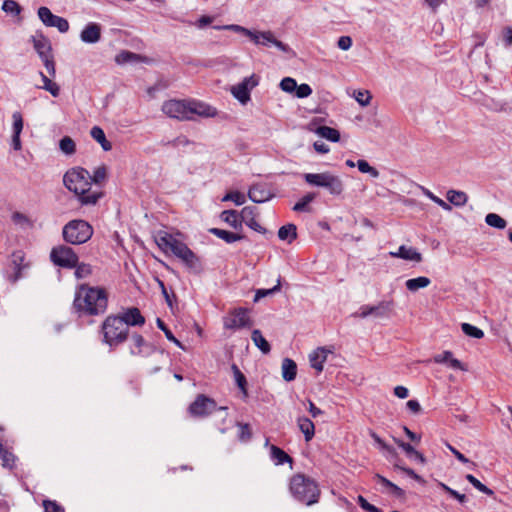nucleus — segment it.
<instances>
[{
    "instance_id": "f257e3e1",
    "label": "nucleus",
    "mask_w": 512,
    "mask_h": 512,
    "mask_svg": "<svg viewBox=\"0 0 512 512\" xmlns=\"http://www.w3.org/2000/svg\"><path fill=\"white\" fill-rule=\"evenodd\" d=\"M107 305L108 294L105 288L88 284L78 286L73 301V307L78 313L91 316L103 314Z\"/></svg>"
},
{
    "instance_id": "f03ea898",
    "label": "nucleus",
    "mask_w": 512,
    "mask_h": 512,
    "mask_svg": "<svg viewBox=\"0 0 512 512\" xmlns=\"http://www.w3.org/2000/svg\"><path fill=\"white\" fill-rule=\"evenodd\" d=\"M161 109L168 117L180 121L194 120V115L205 118L217 115L214 107L197 100L170 99L163 103Z\"/></svg>"
},
{
    "instance_id": "7ed1b4c3",
    "label": "nucleus",
    "mask_w": 512,
    "mask_h": 512,
    "mask_svg": "<svg viewBox=\"0 0 512 512\" xmlns=\"http://www.w3.org/2000/svg\"><path fill=\"white\" fill-rule=\"evenodd\" d=\"M65 187L78 196L82 205H95L102 193L91 191L90 173L84 168H73L63 177Z\"/></svg>"
},
{
    "instance_id": "20e7f679",
    "label": "nucleus",
    "mask_w": 512,
    "mask_h": 512,
    "mask_svg": "<svg viewBox=\"0 0 512 512\" xmlns=\"http://www.w3.org/2000/svg\"><path fill=\"white\" fill-rule=\"evenodd\" d=\"M290 491L298 501L310 506L318 502L320 490L316 482L302 474L290 480Z\"/></svg>"
},
{
    "instance_id": "39448f33",
    "label": "nucleus",
    "mask_w": 512,
    "mask_h": 512,
    "mask_svg": "<svg viewBox=\"0 0 512 512\" xmlns=\"http://www.w3.org/2000/svg\"><path fill=\"white\" fill-rule=\"evenodd\" d=\"M303 177L307 184L325 188L333 196H339L344 191V182L341 177L329 171L322 173H305Z\"/></svg>"
},
{
    "instance_id": "423d86ee",
    "label": "nucleus",
    "mask_w": 512,
    "mask_h": 512,
    "mask_svg": "<svg viewBox=\"0 0 512 512\" xmlns=\"http://www.w3.org/2000/svg\"><path fill=\"white\" fill-rule=\"evenodd\" d=\"M102 332L106 344L117 346L127 339L129 328L126 327L120 316L110 315L102 324Z\"/></svg>"
},
{
    "instance_id": "0eeeda50",
    "label": "nucleus",
    "mask_w": 512,
    "mask_h": 512,
    "mask_svg": "<svg viewBox=\"0 0 512 512\" xmlns=\"http://www.w3.org/2000/svg\"><path fill=\"white\" fill-rule=\"evenodd\" d=\"M62 234L67 243L79 245L91 239L93 228L87 221L76 219L69 221L63 227Z\"/></svg>"
},
{
    "instance_id": "6e6552de",
    "label": "nucleus",
    "mask_w": 512,
    "mask_h": 512,
    "mask_svg": "<svg viewBox=\"0 0 512 512\" xmlns=\"http://www.w3.org/2000/svg\"><path fill=\"white\" fill-rule=\"evenodd\" d=\"M156 243L162 251L166 253L170 251L179 259L189 250L185 243L166 232L158 234Z\"/></svg>"
},
{
    "instance_id": "1a4fd4ad",
    "label": "nucleus",
    "mask_w": 512,
    "mask_h": 512,
    "mask_svg": "<svg viewBox=\"0 0 512 512\" xmlns=\"http://www.w3.org/2000/svg\"><path fill=\"white\" fill-rule=\"evenodd\" d=\"M51 261L63 268H74L78 263V256L72 248L60 245L54 247L50 253Z\"/></svg>"
},
{
    "instance_id": "9d476101",
    "label": "nucleus",
    "mask_w": 512,
    "mask_h": 512,
    "mask_svg": "<svg viewBox=\"0 0 512 512\" xmlns=\"http://www.w3.org/2000/svg\"><path fill=\"white\" fill-rule=\"evenodd\" d=\"M259 83V77L252 74L245 77L240 83L231 87L232 95L241 103L246 104L250 100V93Z\"/></svg>"
},
{
    "instance_id": "9b49d317",
    "label": "nucleus",
    "mask_w": 512,
    "mask_h": 512,
    "mask_svg": "<svg viewBox=\"0 0 512 512\" xmlns=\"http://www.w3.org/2000/svg\"><path fill=\"white\" fill-rule=\"evenodd\" d=\"M224 328L226 329H241L251 327L253 322L248 315V310L245 308H236L224 318Z\"/></svg>"
},
{
    "instance_id": "f8f14e48",
    "label": "nucleus",
    "mask_w": 512,
    "mask_h": 512,
    "mask_svg": "<svg viewBox=\"0 0 512 512\" xmlns=\"http://www.w3.org/2000/svg\"><path fill=\"white\" fill-rule=\"evenodd\" d=\"M38 17L47 27H55L60 33H66L69 30L68 21L60 16L54 15L51 10L45 6L38 9Z\"/></svg>"
},
{
    "instance_id": "ddd939ff",
    "label": "nucleus",
    "mask_w": 512,
    "mask_h": 512,
    "mask_svg": "<svg viewBox=\"0 0 512 512\" xmlns=\"http://www.w3.org/2000/svg\"><path fill=\"white\" fill-rule=\"evenodd\" d=\"M252 42L255 45H261L264 47L275 46L284 53L291 51L290 47L282 41L276 39L273 32L271 31H255Z\"/></svg>"
},
{
    "instance_id": "4468645a",
    "label": "nucleus",
    "mask_w": 512,
    "mask_h": 512,
    "mask_svg": "<svg viewBox=\"0 0 512 512\" xmlns=\"http://www.w3.org/2000/svg\"><path fill=\"white\" fill-rule=\"evenodd\" d=\"M215 407L216 403L214 400L206 397L205 395H199L189 406V411L194 416H206L210 414Z\"/></svg>"
},
{
    "instance_id": "2eb2a0df",
    "label": "nucleus",
    "mask_w": 512,
    "mask_h": 512,
    "mask_svg": "<svg viewBox=\"0 0 512 512\" xmlns=\"http://www.w3.org/2000/svg\"><path fill=\"white\" fill-rule=\"evenodd\" d=\"M248 197L255 203H264L273 197L266 184H254L248 191Z\"/></svg>"
},
{
    "instance_id": "dca6fc26",
    "label": "nucleus",
    "mask_w": 512,
    "mask_h": 512,
    "mask_svg": "<svg viewBox=\"0 0 512 512\" xmlns=\"http://www.w3.org/2000/svg\"><path fill=\"white\" fill-rule=\"evenodd\" d=\"M256 208L253 206H246L240 212V217L245 224L259 233H265L266 229L263 228L255 219Z\"/></svg>"
},
{
    "instance_id": "f3484780",
    "label": "nucleus",
    "mask_w": 512,
    "mask_h": 512,
    "mask_svg": "<svg viewBox=\"0 0 512 512\" xmlns=\"http://www.w3.org/2000/svg\"><path fill=\"white\" fill-rule=\"evenodd\" d=\"M101 38V26L97 23H88L81 31L80 39L84 43L94 44Z\"/></svg>"
},
{
    "instance_id": "a211bd4d",
    "label": "nucleus",
    "mask_w": 512,
    "mask_h": 512,
    "mask_svg": "<svg viewBox=\"0 0 512 512\" xmlns=\"http://www.w3.org/2000/svg\"><path fill=\"white\" fill-rule=\"evenodd\" d=\"M13 125H12V147L14 150L19 151L22 148L20 135L23 130V118L20 112L16 111L12 114Z\"/></svg>"
},
{
    "instance_id": "6ab92c4d",
    "label": "nucleus",
    "mask_w": 512,
    "mask_h": 512,
    "mask_svg": "<svg viewBox=\"0 0 512 512\" xmlns=\"http://www.w3.org/2000/svg\"><path fill=\"white\" fill-rule=\"evenodd\" d=\"M32 42L34 49L36 50L40 59L52 55L51 43L49 39L42 33H38L35 36H32Z\"/></svg>"
},
{
    "instance_id": "aec40b11",
    "label": "nucleus",
    "mask_w": 512,
    "mask_h": 512,
    "mask_svg": "<svg viewBox=\"0 0 512 512\" xmlns=\"http://www.w3.org/2000/svg\"><path fill=\"white\" fill-rule=\"evenodd\" d=\"M120 317L128 328L129 326H142L145 323V318L136 307L128 308Z\"/></svg>"
},
{
    "instance_id": "412c9836",
    "label": "nucleus",
    "mask_w": 512,
    "mask_h": 512,
    "mask_svg": "<svg viewBox=\"0 0 512 512\" xmlns=\"http://www.w3.org/2000/svg\"><path fill=\"white\" fill-rule=\"evenodd\" d=\"M391 257L401 258L408 261L421 262L422 255L413 247L401 245L396 252L389 253Z\"/></svg>"
},
{
    "instance_id": "4be33fe9",
    "label": "nucleus",
    "mask_w": 512,
    "mask_h": 512,
    "mask_svg": "<svg viewBox=\"0 0 512 512\" xmlns=\"http://www.w3.org/2000/svg\"><path fill=\"white\" fill-rule=\"evenodd\" d=\"M133 347H131L132 355H148L151 353V346L145 341L142 335L134 333L131 336Z\"/></svg>"
},
{
    "instance_id": "5701e85b",
    "label": "nucleus",
    "mask_w": 512,
    "mask_h": 512,
    "mask_svg": "<svg viewBox=\"0 0 512 512\" xmlns=\"http://www.w3.org/2000/svg\"><path fill=\"white\" fill-rule=\"evenodd\" d=\"M328 353V350H326L323 347H320L309 355V361L311 366L318 372H321L323 370V363L325 362Z\"/></svg>"
},
{
    "instance_id": "b1692460",
    "label": "nucleus",
    "mask_w": 512,
    "mask_h": 512,
    "mask_svg": "<svg viewBox=\"0 0 512 512\" xmlns=\"http://www.w3.org/2000/svg\"><path fill=\"white\" fill-rule=\"evenodd\" d=\"M297 425L299 430L304 434L305 441H311L315 435L314 423L309 418L302 416L297 419Z\"/></svg>"
},
{
    "instance_id": "393cba45",
    "label": "nucleus",
    "mask_w": 512,
    "mask_h": 512,
    "mask_svg": "<svg viewBox=\"0 0 512 512\" xmlns=\"http://www.w3.org/2000/svg\"><path fill=\"white\" fill-rule=\"evenodd\" d=\"M392 301H381L377 305H371V316L375 318H387L389 317L393 309Z\"/></svg>"
},
{
    "instance_id": "a878e982",
    "label": "nucleus",
    "mask_w": 512,
    "mask_h": 512,
    "mask_svg": "<svg viewBox=\"0 0 512 512\" xmlns=\"http://www.w3.org/2000/svg\"><path fill=\"white\" fill-rule=\"evenodd\" d=\"M221 219L235 230H241L243 221L236 210H225L221 213Z\"/></svg>"
},
{
    "instance_id": "bb28decb",
    "label": "nucleus",
    "mask_w": 512,
    "mask_h": 512,
    "mask_svg": "<svg viewBox=\"0 0 512 512\" xmlns=\"http://www.w3.org/2000/svg\"><path fill=\"white\" fill-rule=\"evenodd\" d=\"M281 369H282V377L285 381L290 382L296 378L297 365L292 359H290V358L283 359Z\"/></svg>"
},
{
    "instance_id": "cd10ccee",
    "label": "nucleus",
    "mask_w": 512,
    "mask_h": 512,
    "mask_svg": "<svg viewBox=\"0 0 512 512\" xmlns=\"http://www.w3.org/2000/svg\"><path fill=\"white\" fill-rule=\"evenodd\" d=\"M209 232L216 237L224 240L226 243H233L244 238V235L233 233L227 230L219 229V228H211Z\"/></svg>"
},
{
    "instance_id": "c85d7f7f",
    "label": "nucleus",
    "mask_w": 512,
    "mask_h": 512,
    "mask_svg": "<svg viewBox=\"0 0 512 512\" xmlns=\"http://www.w3.org/2000/svg\"><path fill=\"white\" fill-rule=\"evenodd\" d=\"M180 260L192 271L198 273L201 271L199 257L189 248V250L180 258Z\"/></svg>"
},
{
    "instance_id": "c756f323",
    "label": "nucleus",
    "mask_w": 512,
    "mask_h": 512,
    "mask_svg": "<svg viewBox=\"0 0 512 512\" xmlns=\"http://www.w3.org/2000/svg\"><path fill=\"white\" fill-rule=\"evenodd\" d=\"M270 456L276 465L292 464L293 462V459L284 450L275 445L270 446Z\"/></svg>"
},
{
    "instance_id": "7c9ffc66",
    "label": "nucleus",
    "mask_w": 512,
    "mask_h": 512,
    "mask_svg": "<svg viewBox=\"0 0 512 512\" xmlns=\"http://www.w3.org/2000/svg\"><path fill=\"white\" fill-rule=\"evenodd\" d=\"M90 135L96 142L101 145L104 151H110L112 149V144L106 139L105 133L101 127H92Z\"/></svg>"
},
{
    "instance_id": "2f4dec72",
    "label": "nucleus",
    "mask_w": 512,
    "mask_h": 512,
    "mask_svg": "<svg viewBox=\"0 0 512 512\" xmlns=\"http://www.w3.org/2000/svg\"><path fill=\"white\" fill-rule=\"evenodd\" d=\"M446 198L451 204L457 207L464 206L468 200V196L465 192L457 190L447 191Z\"/></svg>"
},
{
    "instance_id": "473e14b6",
    "label": "nucleus",
    "mask_w": 512,
    "mask_h": 512,
    "mask_svg": "<svg viewBox=\"0 0 512 512\" xmlns=\"http://www.w3.org/2000/svg\"><path fill=\"white\" fill-rule=\"evenodd\" d=\"M251 339L255 346L261 350L262 353L268 354L271 350L270 344L268 341L263 337L260 330L255 329L252 331Z\"/></svg>"
},
{
    "instance_id": "72a5a7b5",
    "label": "nucleus",
    "mask_w": 512,
    "mask_h": 512,
    "mask_svg": "<svg viewBox=\"0 0 512 512\" xmlns=\"http://www.w3.org/2000/svg\"><path fill=\"white\" fill-rule=\"evenodd\" d=\"M297 228L294 224H287L279 228L278 237L280 240L291 243L297 237Z\"/></svg>"
},
{
    "instance_id": "f704fd0d",
    "label": "nucleus",
    "mask_w": 512,
    "mask_h": 512,
    "mask_svg": "<svg viewBox=\"0 0 512 512\" xmlns=\"http://www.w3.org/2000/svg\"><path fill=\"white\" fill-rule=\"evenodd\" d=\"M316 134L331 142H338L340 140V133L337 129L328 126H319L315 130Z\"/></svg>"
},
{
    "instance_id": "c9c22d12",
    "label": "nucleus",
    "mask_w": 512,
    "mask_h": 512,
    "mask_svg": "<svg viewBox=\"0 0 512 512\" xmlns=\"http://www.w3.org/2000/svg\"><path fill=\"white\" fill-rule=\"evenodd\" d=\"M431 283L428 277L420 276L417 278L408 279L405 283L406 288L411 292H416L421 288H426Z\"/></svg>"
},
{
    "instance_id": "e433bc0d",
    "label": "nucleus",
    "mask_w": 512,
    "mask_h": 512,
    "mask_svg": "<svg viewBox=\"0 0 512 512\" xmlns=\"http://www.w3.org/2000/svg\"><path fill=\"white\" fill-rule=\"evenodd\" d=\"M24 254L22 251H16L12 254V264L15 268V274L13 276L12 281L16 282L21 277V270L25 267L23 266Z\"/></svg>"
},
{
    "instance_id": "4c0bfd02",
    "label": "nucleus",
    "mask_w": 512,
    "mask_h": 512,
    "mask_svg": "<svg viewBox=\"0 0 512 512\" xmlns=\"http://www.w3.org/2000/svg\"><path fill=\"white\" fill-rule=\"evenodd\" d=\"M213 28L216 29V30H229V31H233V32H236V33H241L244 36L249 37L251 41H252V38H253V36L255 34V31L249 30V29H247V28H245L243 26L237 25V24H228V25H223V26H214Z\"/></svg>"
},
{
    "instance_id": "58836bf2",
    "label": "nucleus",
    "mask_w": 512,
    "mask_h": 512,
    "mask_svg": "<svg viewBox=\"0 0 512 512\" xmlns=\"http://www.w3.org/2000/svg\"><path fill=\"white\" fill-rule=\"evenodd\" d=\"M213 28L216 29V30H229V31H233V32H236V33H241L244 36L249 37L251 41H252V38H253V36L255 34V31L249 30V29H247V28H245L243 26L237 25V24H228V25H223V26H214Z\"/></svg>"
},
{
    "instance_id": "ea45409f",
    "label": "nucleus",
    "mask_w": 512,
    "mask_h": 512,
    "mask_svg": "<svg viewBox=\"0 0 512 512\" xmlns=\"http://www.w3.org/2000/svg\"><path fill=\"white\" fill-rule=\"evenodd\" d=\"M41 79L43 81V85L39 88H42L48 91L53 97H58L60 94V87L57 83L51 81L43 72L39 73Z\"/></svg>"
},
{
    "instance_id": "a19ab883",
    "label": "nucleus",
    "mask_w": 512,
    "mask_h": 512,
    "mask_svg": "<svg viewBox=\"0 0 512 512\" xmlns=\"http://www.w3.org/2000/svg\"><path fill=\"white\" fill-rule=\"evenodd\" d=\"M485 222L488 226L501 230L504 229L507 225L506 220L496 213L487 214L485 217Z\"/></svg>"
},
{
    "instance_id": "79ce46f5",
    "label": "nucleus",
    "mask_w": 512,
    "mask_h": 512,
    "mask_svg": "<svg viewBox=\"0 0 512 512\" xmlns=\"http://www.w3.org/2000/svg\"><path fill=\"white\" fill-rule=\"evenodd\" d=\"M232 371H233V374H234V378H235V381H236V384L237 386L239 387V389L242 391V393L244 394V396H247V389H246V386H247V380H246V377L244 376V374L240 371V369L238 368V366L236 364H233L232 367H231Z\"/></svg>"
},
{
    "instance_id": "37998d69",
    "label": "nucleus",
    "mask_w": 512,
    "mask_h": 512,
    "mask_svg": "<svg viewBox=\"0 0 512 512\" xmlns=\"http://www.w3.org/2000/svg\"><path fill=\"white\" fill-rule=\"evenodd\" d=\"M281 290V278L277 279V283L270 289H257L254 296V302H258L261 298L274 295Z\"/></svg>"
},
{
    "instance_id": "c03bdc74",
    "label": "nucleus",
    "mask_w": 512,
    "mask_h": 512,
    "mask_svg": "<svg viewBox=\"0 0 512 512\" xmlns=\"http://www.w3.org/2000/svg\"><path fill=\"white\" fill-rule=\"evenodd\" d=\"M316 197V194L315 193H307L306 195H304L294 206H293V210L295 212H303V211H308L309 208H308V204L311 203Z\"/></svg>"
},
{
    "instance_id": "a18cd8bd",
    "label": "nucleus",
    "mask_w": 512,
    "mask_h": 512,
    "mask_svg": "<svg viewBox=\"0 0 512 512\" xmlns=\"http://www.w3.org/2000/svg\"><path fill=\"white\" fill-rule=\"evenodd\" d=\"M461 328H462L463 333L469 337L481 339L484 336V332L481 329H479L478 327L473 326L469 323H463L461 325Z\"/></svg>"
},
{
    "instance_id": "49530a36",
    "label": "nucleus",
    "mask_w": 512,
    "mask_h": 512,
    "mask_svg": "<svg viewBox=\"0 0 512 512\" xmlns=\"http://www.w3.org/2000/svg\"><path fill=\"white\" fill-rule=\"evenodd\" d=\"M357 167L360 172L367 173L373 178H378L380 175L379 171L376 168L372 167L366 160H358Z\"/></svg>"
},
{
    "instance_id": "de8ad7c7",
    "label": "nucleus",
    "mask_w": 512,
    "mask_h": 512,
    "mask_svg": "<svg viewBox=\"0 0 512 512\" xmlns=\"http://www.w3.org/2000/svg\"><path fill=\"white\" fill-rule=\"evenodd\" d=\"M2 10L7 14L17 16L21 12V6L14 0H4Z\"/></svg>"
},
{
    "instance_id": "09e8293b",
    "label": "nucleus",
    "mask_w": 512,
    "mask_h": 512,
    "mask_svg": "<svg viewBox=\"0 0 512 512\" xmlns=\"http://www.w3.org/2000/svg\"><path fill=\"white\" fill-rule=\"evenodd\" d=\"M156 323H157V327H158L160 330H162V331L164 332V334H165L166 338H167L169 341L173 342V343H174V344H176L178 347L183 348V346H182L181 342H180L178 339H176V338L174 337V335H173V333L171 332V330H170V329H168V327L166 326V324H165V323H164L160 318H157V319H156Z\"/></svg>"
},
{
    "instance_id": "8fccbe9b",
    "label": "nucleus",
    "mask_w": 512,
    "mask_h": 512,
    "mask_svg": "<svg viewBox=\"0 0 512 512\" xmlns=\"http://www.w3.org/2000/svg\"><path fill=\"white\" fill-rule=\"evenodd\" d=\"M0 457L2 459L4 467H7V468L13 467L14 461H15V456L11 452L7 451L1 443H0Z\"/></svg>"
},
{
    "instance_id": "3c124183",
    "label": "nucleus",
    "mask_w": 512,
    "mask_h": 512,
    "mask_svg": "<svg viewBox=\"0 0 512 512\" xmlns=\"http://www.w3.org/2000/svg\"><path fill=\"white\" fill-rule=\"evenodd\" d=\"M59 146H60V149L62 150V152H64L65 154L70 155L75 152V142L73 141L72 138H70L68 136L63 137L60 140Z\"/></svg>"
},
{
    "instance_id": "603ef678",
    "label": "nucleus",
    "mask_w": 512,
    "mask_h": 512,
    "mask_svg": "<svg viewBox=\"0 0 512 512\" xmlns=\"http://www.w3.org/2000/svg\"><path fill=\"white\" fill-rule=\"evenodd\" d=\"M74 268H76L75 276L78 279L87 278L88 276H90L92 274V267L89 264H86V263L78 264L77 263V265Z\"/></svg>"
},
{
    "instance_id": "864d4df0",
    "label": "nucleus",
    "mask_w": 512,
    "mask_h": 512,
    "mask_svg": "<svg viewBox=\"0 0 512 512\" xmlns=\"http://www.w3.org/2000/svg\"><path fill=\"white\" fill-rule=\"evenodd\" d=\"M223 201H233L236 205L240 206L245 203L246 198L245 195L239 191H232L227 193L223 199Z\"/></svg>"
},
{
    "instance_id": "5fc2aeb1",
    "label": "nucleus",
    "mask_w": 512,
    "mask_h": 512,
    "mask_svg": "<svg viewBox=\"0 0 512 512\" xmlns=\"http://www.w3.org/2000/svg\"><path fill=\"white\" fill-rule=\"evenodd\" d=\"M354 98L361 106H367L370 104L372 96L367 90H358L354 92Z\"/></svg>"
},
{
    "instance_id": "6e6d98bb",
    "label": "nucleus",
    "mask_w": 512,
    "mask_h": 512,
    "mask_svg": "<svg viewBox=\"0 0 512 512\" xmlns=\"http://www.w3.org/2000/svg\"><path fill=\"white\" fill-rule=\"evenodd\" d=\"M280 88L287 93L295 92L297 88V82L291 77H285L280 82Z\"/></svg>"
},
{
    "instance_id": "4d7b16f0",
    "label": "nucleus",
    "mask_w": 512,
    "mask_h": 512,
    "mask_svg": "<svg viewBox=\"0 0 512 512\" xmlns=\"http://www.w3.org/2000/svg\"><path fill=\"white\" fill-rule=\"evenodd\" d=\"M106 177H107V171H106V167L105 166H100V167L96 168L94 170L93 175L92 176L90 175V179L95 184L102 183L106 179Z\"/></svg>"
},
{
    "instance_id": "13d9d810",
    "label": "nucleus",
    "mask_w": 512,
    "mask_h": 512,
    "mask_svg": "<svg viewBox=\"0 0 512 512\" xmlns=\"http://www.w3.org/2000/svg\"><path fill=\"white\" fill-rule=\"evenodd\" d=\"M424 194L429 198L431 199L434 203H436L438 206H440L442 209L446 210V211H450L451 210V206L450 204H448L447 202H445L444 200H442L441 198L435 196L431 191H429L428 189H424Z\"/></svg>"
},
{
    "instance_id": "bf43d9fd",
    "label": "nucleus",
    "mask_w": 512,
    "mask_h": 512,
    "mask_svg": "<svg viewBox=\"0 0 512 512\" xmlns=\"http://www.w3.org/2000/svg\"><path fill=\"white\" fill-rule=\"evenodd\" d=\"M439 486L445 491L447 492L451 497L457 499L460 503H464L466 502V496L464 494H460L459 492H457L456 490L450 488L449 486H447L446 484L442 483V482H439Z\"/></svg>"
},
{
    "instance_id": "052dcab7",
    "label": "nucleus",
    "mask_w": 512,
    "mask_h": 512,
    "mask_svg": "<svg viewBox=\"0 0 512 512\" xmlns=\"http://www.w3.org/2000/svg\"><path fill=\"white\" fill-rule=\"evenodd\" d=\"M240 441L246 442L251 438V430L249 424L238 423Z\"/></svg>"
},
{
    "instance_id": "680f3d73",
    "label": "nucleus",
    "mask_w": 512,
    "mask_h": 512,
    "mask_svg": "<svg viewBox=\"0 0 512 512\" xmlns=\"http://www.w3.org/2000/svg\"><path fill=\"white\" fill-rule=\"evenodd\" d=\"M41 60H42V62L44 64L48 74L51 77H55V75H56V68H55V62H54V59H53V55L41 58Z\"/></svg>"
},
{
    "instance_id": "e2e57ef3",
    "label": "nucleus",
    "mask_w": 512,
    "mask_h": 512,
    "mask_svg": "<svg viewBox=\"0 0 512 512\" xmlns=\"http://www.w3.org/2000/svg\"><path fill=\"white\" fill-rule=\"evenodd\" d=\"M138 58H139V55H137L133 52L123 51L116 57V61L118 63H126V62L135 61Z\"/></svg>"
},
{
    "instance_id": "0e129e2a",
    "label": "nucleus",
    "mask_w": 512,
    "mask_h": 512,
    "mask_svg": "<svg viewBox=\"0 0 512 512\" xmlns=\"http://www.w3.org/2000/svg\"><path fill=\"white\" fill-rule=\"evenodd\" d=\"M357 502L360 507L367 512H382L376 506L370 504L363 496L359 495L357 498Z\"/></svg>"
},
{
    "instance_id": "69168bd1",
    "label": "nucleus",
    "mask_w": 512,
    "mask_h": 512,
    "mask_svg": "<svg viewBox=\"0 0 512 512\" xmlns=\"http://www.w3.org/2000/svg\"><path fill=\"white\" fill-rule=\"evenodd\" d=\"M295 94L298 98H306L312 94V89L308 84L297 85Z\"/></svg>"
},
{
    "instance_id": "338daca9",
    "label": "nucleus",
    "mask_w": 512,
    "mask_h": 512,
    "mask_svg": "<svg viewBox=\"0 0 512 512\" xmlns=\"http://www.w3.org/2000/svg\"><path fill=\"white\" fill-rule=\"evenodd\" d=\"M44 512H64V509L55 501L45 500L43 502Z\"/></svg>"
},
{
    "instance_id": "774afa93",
    "label": "nucleus",
    "mask_w": 512,
    "mask_h": 512,
    "mask_svg": "<svg viewBox=\"0 0 512 512\" xmlns=\"http://www.w3.org/2000/svg\"><path fill=\"white\" fill-rule=\"evenodd\" d=\"M453 354L451 351H444L441 354H437L433 357V361L438 364H448L449 360L452 358Z\"/></svg>"
}]
</instances>
